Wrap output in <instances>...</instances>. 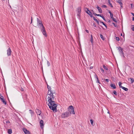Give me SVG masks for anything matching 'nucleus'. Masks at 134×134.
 <instances>
[{
  "label": "nucleus",
  "mask_w": 134,
  "mask_h": 134,
  "mask_svg": "<svg viewBox=\"0 0 134 134\" xmlns=\"http://www.w3.org/2000/svg\"><path fill=\"white\" fill-rule=\"evenodd\" d=\"M132 26L131 29L133 31H134V25H132Z\"/></svg>",
  "instance_id": "nucleus-30"
},
{
  "label": "nucleus",
  "mask_w": 134,
  "mask_h": 134,
  "mask_svg": "<svg viewBox=\"0 0 134 134\" xmlns=\"http://www.w3.org/2000/svg\"><path fill=\"white\" fill-rule=\"evenodd\" d=\"M37 25L40 26V28L43 34L46 37H47V34L45 27L42 23V21L38 18H37Z\"/></svg>",
  "instance_id": "nucleus-2"
},
{
  "label": "nucleus",
  "mask_w": 134,
  "mask_h": 134,
  "mask_svg": "<svg viewBox=\"0 0 134 134\" xmlns=\"http://www.w3.org/2000/svg\"><path fill=\"white\" fill-rule=\"evenodd\" d=\"M117 2L118 3L120 4V5L121 6V7H122V3L121 2V0H118L117 1Z\"/></svg>",
  "instance_id": "nucleus-15"
},
{
  "label": "nucleus",
  "mask_w": 134,
  "mask_h": 134,
  "mask_svg": "<svg viewBox=\"0 0 134 134\" xmlns=\"http://www.w3.org/2000/svg\"><path fill=\"white\" fill-rule=\"evenodd\" d=\"M113 93H114L115 95H117V92L115 91H114Z\"/></svg>",
  "instance_id": "nucleus-29"
},
{
  "label": "nucleus",
  "mask_w": 134,
  "mask_h": 134,
  "mask_svg": "<svg viewBox=\"0 0 134 134\" xmlns=\"http://www.w3.org/2000/svg\"><path fill=\"white\" fill-rule=\"evenodd\" d=\"M85 11L89 15L92 13L87 8H85Z\"/></svg>",
  "instance_id": "nucleus-11"
},
{
  "label": "nucleus",
  "mask_w": 134,
  "mask_h": 134,
  "mask_svg": "<svg viewBox=\"0 0 134 134\" xmlns=\"http://www.w3.org/2000/svg\"><path fill=\"white\" fill-rule=\"evenodd\" d=\"M89 16L91 18L93 17V15L92 13L90 14H89Z\"/></svg>",
  "instance_id": "nucleus-37"
},
{
  "label": "nucleus",
  "mask_w": 134,
  "mask_h": 134,
  "mask_svg": "<svg viewBox=\"0 0 134 134\" xmlns=\"http://www.w3.org/2000/svg\"><path fill=\"white\" fill-rule=\"evenodd\" d=\"M95 78H96V79L97 80V81H96V82H97L99 84H100V82L99 80L98 77V76H97V75L96 74H95Z\"/></svg>",
  "instance_id": "nucleus-16"
},
{
  "label": "nucleus",
  "mask_w": 134,
  "mask_h": 134,
  "mask_svg": "<svg viewBox=\"0 0 134 134\" xmlns=\"http://www.w3.org/2000/svg\"><path fill=\"white\" fill-rule=\"evenodd\" d=\"M97 8L98 9V10L99 13H102V10L98 6H97Z\"/></svg>",
  "instance_id": "nucleus-14"
},
{
  "label": "nucleus",
  "mask_w": 134,
  "mask_h": 134,
  "mask_svg": "<svg viewBox=\"0 0 134 134\" xmlns=\"http://www.w3.org/2000/svg\"><path fill=\"white\" fill-rule=\"evenodd\" d=\"M8 133L9 134H11L12 133V129H9L8 131Z\"/></svg>",
  "instance_id": "nucleus-19"
},
{
  "label": "nucleus",
  "mask_w": 134,
  "mask_h": 134,
  "mask_svg": "<svg viewBox=\"0 0 134 134\" xmlns=\"http://www.w3.org/2000/svg\"><path fill=\"white\" fill-rule=\"evenodd\" d=\"M40 126L41 128H43L44 126L43 121V120H41L40 122Z\"/></svg>",
  "instance_id": "nucleus-10"
},
{
  "label": "nucleus",
  "mask_w": 134,
  "mask_h": 134,
  "mask_svg": "<svg viewBox=\"0 0 134 134\" xmlns=\"http://www.w3.org/2000/svg\"><path fill=\"white\" fill-rule=\"evenodd\" d=\"M131 14H132V15L134 16V13H133L132 12L131 13Z\"/></svg>",
  "instance_id": "nucleus-47"
},
{
  "label": "nucleus",
  "mask_w": 134,
  "mask_h": 134,
  "mask_svg": "<svg viewBox=\"0 0 134 134\" xmlns=\"http://www.w3.org/2000/svg\"><path fill=\"white\" fill-rule=\"evenodd\" d=\"M96 21L97 23L98 24V25H99V21L97 20Z\"/></svg>",
  "instance_id": "nucleus-43"
},
{
  "label": "nucleus",
  "mask_w": 134,
  "mask_h": 134,
  "mask_svg": "<svg viewBox=\"0 0 134 134\" xmlns=\"http://www.w3.org/2000/svg\"><path fill=\"white\" fill-rule=\"evenodd\" d=\"M108 113H109V111H108Z\"/></svg>",
  "instance_id": "nucleus-54"
},
{
  "label": "nucleus",
  "mask_w": 134,
  "mask_h": 134,
  "mask_svg": "<svg viewBox=\"0 0 134 134\" xmlns=\"http://www.w3.org/2000/svg\"><path fill=\"white\" fill-rule=\"evenodd\" d=\"M100 23H102L105 26V27H106V28H107V26L104 23V22H102L101 21H100Z\"/></svg>",
  "instance_id": "nucleus-25"
},
{
  "label": "nucleus",
  "mask_w": 134,
  "mask_h": 134,
  "mask_svg": "<svg viewBox=\"0 0 134 134\" xmlns=\"http://www.w3.org/2000/svg\"><path fill=\"white\" fill-rule=\"evenodd\" d=\"M93 26L94 27H96V25L94 23H93Z\"/></svg>",
  "instance_id": "nucleus-46"
},
{
  "label": "nucleus",
  "mask_w": 134,
  "mask_h": 134,
  "mask_svg": "<svg viewBox=\"0 0 134 134\" xmlns=\"http://www.w3.org/2000/svg\"><path fill=\"white\" fill-rule=\"evenodd\" d=\"M114 25L115 27H116L117 26V25L116 24H115V23H112Z\"/></svg>",
  "instance_id": "nucleus-36"
},
{
  "label": "nucleus",
  "mask_w": 134,
  "mask_h": 134,
  "mask_svg": "<svg viewBox=\"0 0 134 134\" xmlns=\"http://www.w3.org/2000/svg\"><path fill=\"white\" fill-rule=\"evenodd\" d=\"M100 37L101 38H102V39L103 40H104V38L103 37V35H102V34H100Z\"/></svg>",
  "instance_id": "nucleus-26"
},
{
  "label": "nucleus",
  "mask_w": 134,
  "mask_h": 134,
  "mask_svg": "<svg viewBox=\"0 0 134 134\" xmlns=\"http://www.w3.org/2000/svg\"><path fill=\"white\" fill-rule=\"evenodd\" d=\"M105 81L107 82H109V80L108 79H105Z\"/></svg>",
  "instance_id": "nucleus-42"
},
{
  "label": "nucleus",
  "mask_w": 134,
  "mask_h": 134,
  "mask_svg": "<svg viewBox=\"0 0 134 134\" xmlns=\"http://www.w3.org/2000/svg\"><path fill=\"white\" fill-rule=\"evenodd\" d=\"M132 4H131V5L132 6Z\"/></svg>",
  "instance_id": "nucleus-55"
},
{
  "label": "nucleus",
  "mask_w": 134,
  "mask_h": 134,
  "mask_svg": "<svg viewBox=\"0 0 134 134\" xmlns=\"http://www.w3.org/2000/svg\"><path fill=\"white\" fill-rule=\"evenodd\" d=\"M101 17L103 19H105L103 15L101 16Z\"/></svg>",
  "instance_id": "nucleus-44"
},
{
  "label": "nucleus",
  "mask_w": 134,
  "mask_h": 134,
  "mask_svg": "<svg viewBox=\"0 0 134 134\" xmlns=\"http://www.w3.org/2000/svg\"><path fill=\"white\" fill-rule=\"evenodd\" d=\"M103 67L107 70H108V68L105 66L104 65H103Z\"/></svg>",
  "instance_id": "nucleus-28"
},
{
  "label": "nucleus",
  "mask_w": 134,
  "mask_h": 134,
  "mask_svg": "<svg viewBox=\"0 0 134 134\" xmlns=\"http://www.w3.org/2000/svg\"><path fill=\"white\" fill-rule=\"evenodd\" d=\"M91 40L90 41L92 43H93V36L92 35H91Z\"/></svg>",
  "instance_id": "nucleus-20"
},
{
  "label": "nucleus",
  "mask_w": 134,
  "mask_h": 134,
  "mask_svg": "<svg viewBox=\"0 0 134 134\" xmlns=\"http://www.w3.org/2000/svg\"><path fill=\"white\" fill-rule=\"evenodd\" d=\"M23 130L25 134H30V132L26 129L23 128Z\"/></svg>",
  "instance_id": "nucleus-8"
},
{
  "label": "nucleus",
  "mask_w": 134,
  "mask_h": 134,
  "mask_svg": "<svg viewBox=\"0 0 134 134\" xmlns=\"http://www.w3.org/2000/svg\"><path fill=\"white\" fill-rule=\"evenodd\" d=\"M110 22H111V21L110 20H108V22L110 23Z\"/></svg>",
  "instance_id": "nucleus-49"
},
{
  "label": "nucleus",
  "mask_w": 134,
  "mask_h": 134,
  "mask_svg": "<svg viewBox=\"0 0 134 134\" xmlns=\"http://www.w3.org/2000/svg\"><path fill=\"white\" fill-rule=\"evenodd\" d=\"M122 83L120 82H119L118 83V84L120 88H122V87H123V86H121V85L122 84Z\"/></svg>",
  "instance_id": "nucleus-23"
},
{
  "label": "nucleus",
  "mask_w": 134,
  "mask_h": 134,
  "mask_svg": "<svg viewBox=\"0 0 134 134\" xmlns=\"http://www.w3.org/2000/svg\"><path fill=\"white\" fill-rule=\"evenodd\" d=\"M108 2L109 4L110 5V6L111 7H113V6L112 5V4L110 3V0H108Z\"/></svg>",
  "instance_id": "nucleus-24"
},
{
  "label": "nucleus",
  "mask_w": 134,
  "mask_h": 134,
  "mask_svg": "<svg viewBox=\"0 0 134 134\" xmlns=\"http://www.w3.org/2000/svg\"><path fill=\"white\" fill-rule=\"evenodd\" d=\"M132 20L134 21V17H132Z\"/></svg>",
  "instance_id": "nucleus-50"
},
{
  "label": "nucleus",
  "mask_w": 134,
  "mask_h": 134,
  "mask_svg": "<svg viewBox=\"0 0 134 134\" xmlns=\"http://www.w3.org/2000/svg\"><path fill=\"white\" fill-rule=\"evenodd\" d=\"M47 64L48 66H49L50 65V63L48 61H47Z\"/></svg>",
  "instance_id": "nucleus-38"
},
{
  "label": "nucleus",
  "mask_w": 134,
  "mask_h": 134,
  "mask_svg": "<svg viewBox=\"0 0 134 134\" xmlns=\"http://www.w3.org/2000/svg\"><path fill=\"white\" fill-rule=\"evenodd\" d=\"M122 34H121V36H122Z\"/></svg>",
  "instance_id": "nucleus-53"
},
{
  "label": "nucleus",
  "mask_w": 134,
  "mask_h": 134,
  "mask_svg": "<svg viewBox=\"0 0 134 134\" xmlns=\"http://www.w3.org/2000/svg\"><path fill=\"white\" fill-rule=\"evenodd\" d=\"M20 91H24V89L23 88L21 87L20 88Z\"/></svg>",
  "instance_id": "nucleus-33"
},
{
  "label": "nucleus",
  "mask_w": 134,
  "mask_h": 134,
  "mask_svg": "<svg viewBox=\"0 0 134 134\" xmlns=\"http://www.w3.org/2000/svg\"><path fill=\"white\" fill-rule=\"evenodd\" d=\"M130 79L131 80V83H132L134 82V80L133 78H130L129 79V80Z\"/></svg>",
  "instance_id": "nucleus-18"
},
{
  "label": "nucleus",
  "mask_w": 134,
  "mask_h": 134,
  "mask_svg": "<svg viewBox=\"0 0 134 134\" xmlns=\"http://www.w3.org/2000/svg\"><path fill=\"white\" fill-rule=\"evenodd\" d=\"M101 71L102 72H104V70L102 68H101Z\"/></svg>",
  "instance_id": "nucleus-41"
},
{
  "label": "nucleus",
  "mask_w": 134,
  "mask_h": 134,
  "mask_svg": "<svg viewBox=\"0 0 134 134\" xmlns=\"http://www.w3.org/2000/svg\"><path fill=\"white\" fill-rule=\"evenodd\" d=\"M102 15L101 14H97V16H100V17H101V16H102Z\"/></svg>",
  "instance_id": "nucleus-40"
},
{
  "label": "nucleus",
  "mask_w": 134,
  "mask_h": 134,
  "mask_svg": "<svg viewBox=\"0 0 134 134\" xmlns=\"http://www.w3.org/2000/svg\"><path fill=\"white\" fill-rule=\"evenodd\" d=\"M91 69H92L93 68V66H91L90 68Z\"/></svg>",
  "instance_id": "nucleus-51"
},
{
  "label": "nucleus",
  "mask_w": 134,
  "mask_h": 134,
  "mask_svg": "<svg viewBox=\"0 0 134 134\" xmlns=\"http://www.w3.org/2000/svg\"><path fill=\"white\" fill-rule=\"evenodd\" d=\"M118 48V49L119 51V54L120 55L123 57H124V53L123 51V49L120 47H116Z\"/></svg>",
  "instance_id": "nucleus-5"
},
{
  "label": "nucleus",
  "mask_w": 134,
  "mask_h": 134,
  "mask_svg": "<svg viewBox=\"0 0 134 134\" xmlns=\"http://www.w3.org/2000/svg\"><path fill=\"white\" fill-rule=\"evenodd\" d=\"M111 19H112L114 21V22H115L116 23H117V21L116 20V19L115 18H112Z\"/></svg>",
  "instance_id": "nucleus-31"
},
{
  "label": "nucleus",
  "mask_w": 134,
  "mask_h": 134,
  "mask_svg": "<svg viewBox=\"0 0 134 134\" xmlns=\"http://www.w3.org/2000/svg\"><path fill=\"white\" fill-rule=\"evenodd\" d=\"M85 31H86V32H87V33H88L89 32H88V30H85Z\"/></svg>",
  "instance_id": "nucleus-48"
},
{
  "label": "nucleus",
  "mask_w": 134,
  "mask_h": 134,
  "mask_svg": "<svg viewBox=\"0 0 134 134\" xmlns=\"http://www.w3.org/2000/svg\"><path fill=\"white\" fill-rule=\"evenodd\" d=\"M68 109L70 115L71 114H75V113L74 111L73 107L72 105L69 106Z\"/></svg>",
  "instance_id": "nucleus-3"
},
{
  "label": "nucleus",
  "mask_w": 134,
  "mask_h": 134,
  "mask_svg": "<svg viewBox=\"0 0 134 134\" xmlns=\"http://www.w3.org/2000/svg\"><path fill=\"white\" fill-rule=\"evenodd\" d=\"M77 15L79 17L81 12V7H78L76 10Z\"/></svg>",
  "instance_id": "nucleus-6"
},
{
  "label": "nucleus",
  "mask_w": 134,
  "mask_h": 134,
  "mask_svg": "<svg viewBox=\"0 0 134 134\" xmlns=\"http://www.w3.org/2000/svg\"><path fill=\"white\" fill-rule=\"evenodd\" d=\"M12 51L10 47L7 50V54L8 56H10L11 55Z\"/></svg>",
  "instance_id": "nucleus-7"
},
{
  "label": "nucleus",
  "mask_w": 134,
  "mask_h": 134,
  "mask_svg": "<svg viewBox=\"0 0 134 134\" xmlns=\"http://www.w3.org/2000/svg\"><path fill=\"white\" fill-rule=\"evenodd\" d=\"M109 13L110 14V16L111 18H113V14L111 12L110 10H109Z\"/></svg>",
  "instance_id": "nucleus-17"
},
{
  "label": "nucleus",
  "mask_w": 134,
  "mask_h": 134,
  "mask_svg": "<svg viewBox=\"0 0 134 134\" xmlns=\"http://www.w3.org/2000/svg\"><path fill=\"white\" fill-rule=\"evenodd\" d=\"M70 115V113L69 112H66L63 113L61 115L62 118H67Z\"/></svg>",
  "instance_id": "nucleus-4"
},
{
  "label": "nucleus",
  "mask_w": 134,
  "mask_h": 134,
  "mask_svg": "<svg viewBox=\"0 0 134 134\" xmlns=\"http://www.w3.org/2000/svg\"><path fill=\"white\" fill-rule=\"evenodd\" d=\"M116 38V40L117 41H119V37H115Z\"/></svg>",
  "instance_id": "nucleus-34"
},
{
  "label": "nucleus",
  "mask_w": 134,
  "mask_h": 134,
  "mask_svg": "<svg viewBox=\"0 0 134 134\" xmlns=\"http://www.w3.org/2000/svg\"><path fill=\"white\" fill-rule=\"evenodd\" d=\"M110 85L112 89H115L116 88L115 85L114 84L111 83L110 84Z\"/></svg>",
  "instance_id": "nucleus-13"
},
{
  "label": "nucleus",
  "mask_w": 134,
  "mask_h": 134,
  "mask_svg": "<svg viewBox=\"0 0 134 134\" xmlns=\"http://www.w3.org/2000/svg\"><path fill=\"white\" fill-rule=\"evenodd\" d=\"M47 88L48 90L47 94L48 102H49L48 105L51 109L52 110L53 112H57V104H56L54 99L55 98L54 94L55 95V91L54 90H51V88L48 85Z\"/></svg>",
  "instance_id": "nucleus-1"
},
{
  "label": "nucleus",
  "mask_w": 134,
  "mask_h": 134,
  "mask_svg": "<svg viewBox=\"0 0 134 134\" xmlns=\"http://www.w3.org/2000/svg\"><path fill=\"white\" fill-rule=\"evenodd\" d=\"M32 17L31 18V24L32 23Z\"/></svg>",
  "instance_id": "nucleus-45"
},
{
  "label": "nucleus",
  "mask_w": 134,
  "mask_h": 134,
  "mask_svg": "<svg viewBox=\"0 0 134 134\" xmlns=\"http://www.w3.org/2000/svg\"><path fill=\"white\" fill-rule=\"evenodd\" d=\"M122 89H123L124 90H125V91H128V89L126 88H125L124 87H122Z\"/></svg>",
  "instance_id": "nucleus-21"
},
{
  "label": "nucleus",
  "mask_w": 134,
  "mask_h": 134,
  "mask_svg": "<svg viewBox=\"0 0 134 134\" xmlns=\"http://www.w3.org/2000/svg\"><path fill=\"white\" fill-rule=\"evenodd\" d=\"M102 7L103 8H106L107 7V6L105 5H103Z\"/></svg>",
  "instance_id": "nucleus-35"
},
{
  "label": "nucleus",
  "mask_w": 134,
  "mask_h": 134,
  "mask_svg": "<svg viewBox=\"0 0 134 134\" xmlns=\"http://www.w3.org/2000/svg\"><path fill=\"white\" fill-rule=\"evenodd\" d=\"M90 121H91V125L92 126H94V123H93V120H92V119H91L90 120Z\"/></svg>",
  "instance_id": "nucleus-22"
},
{
  "label": "nucleus",
  "mask_w": 134,
  "mask_h": 134,
  "mask_svg": "<svg viewBox=\"0 0 134 134\" xmlns=\"http://www.w3.org/2000/svg\"><path fill=\"white\" fill-rule=\"evenodd\" d=\"M103 20H104V21H106V19H105H105H104Z\"/></svg>",
  "instance_id": "nucleus-52"
},
{
  "label": "nucleus",
  "mask_w": 134,
  "mask_h": 134,
  "mask_svg": "<svg viewBox=\"0 0 134 134\" xmlns=\"http://www.w3.org/2000/svg\"><path fill=\"white\" fill-rule=\"evenodd\" d=\"M35 111L38 115H40L41 113V111L37 109H36L35 110Z\"/></svg>",
  "instance_id": "nucleus-12"
},
{
  "label": "nucleus",
  "mask_w": 134,
  "mask_h": 134,
  "mask_svg": "<svg viewBox=\"0 0 134 134\" xmlns=\"http://www.w3.org/2000/svg\"><path fill=\"white\" fill-rule=\"evenodd\" d=\"M29 111H30V113L31 114V115H32L33 114H34V111H32V110H29Z\"/></svg>",
  "instance_id": "nucleus-27"
},
{
  "label": "nucleus",
  "mask_w": 134,
  "mask_h": 134,
  "mask_svg": "<svg viewBox=\"0 0 134 134\" xmlns=\"http://www.w3.org/2000/svg\"><path fill=\"white\" fill-rule=\"evenodd\" d=\"M91 11H92V12H93V14H94V15L97 16V14H96V13H94V11H93V10H91Z\"/></svg>",
  "instance_id": "nucleus-32"
},
{
  "label": "nucleus",
  "mask_w": 134,
  "mask_h": 134,
  "mask_svg": "<svg viewBox=\"0 0 134 134\" xmlns=\"http://www.w3.org/2000/svg\"><path fill=\"white\" fill-rule=\"evenodd\" d=\"M0 98L2 100V102L5 105L7 103L5 101L4 98L2 96H1V97H0Z\"/></svg>",
  "instance_id": "nucleus-9"
},
{
  "label": "nucleus",
  "mask_w": 134,
  "mask_h": 134,
  "mask_svg": "<svg viewBox=\"0 0 134 134\" xmlns=\"http://www.w3.org/2000/svg\"><path fill=\"white\" fill-rule=\"evenodd\" d=\"M93 19L95 21H96L97 20L94 17H93Z\"/></svg>",
  "instance_id": "nucleus-39"
}]
</instances>
